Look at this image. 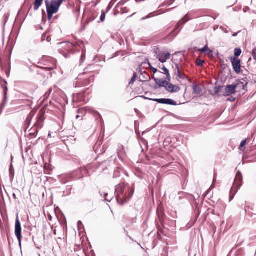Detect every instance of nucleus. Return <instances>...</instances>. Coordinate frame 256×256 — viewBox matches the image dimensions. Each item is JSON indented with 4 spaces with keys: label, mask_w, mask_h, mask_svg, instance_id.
<instances>
[{
    "label": "nucleus",
    "mask_w": 256,
    "mask_h": 256,
    "mask_svg": "<svg viewBox=\"0 0 256 256\" xmlns=\"http://www.w3.org/2000/svg\"><path fill=\"white\" fill-rule=\"evenodd\" d=\"M126 186L124 184H120L116 186V199L117 202L121 205L126 202L132 196L134 192L132 194L124 192Z\"/></svg>",
    "instance_id": "f257e3e1"
},
{
    "label": "nucleus",
    "mask_w": 256,
    "mask_h": 256,
    "mask_svg": "<svg viewBox=\"0 0 256 256\" xmlns=\"http://www.w3.org/2000/svg\"><path fill=\"white\" fill-rule=\"evenodd\" d=\"M66 0H52L50 2H49L48 0H46V11H50L55 14L57 13L60 6Z\"/></svg>",
    "instance_id": "f03ea898"
},
{
    "label": "nucleus",
    "mask_w": 256,
    "mask_h": 256,
    "mask_svg": "<svg viewBox=\"0 0 256 256\" xmlns=\"http://www.w3.org/2000/svg\"><path fill=\"white\" fill-rule=\"evenodd\" d=\"M242 176L240 174H237L233 184L232 187L231 188L230 194V201H231L234 198L235 194L238 192V188L242 185Z\"/></svg>",
    "instance_id": "7ed1b4c3"
},
{
    "label": "nucleus",
    "mask_w": 256,
    "mask_h": 256,
    "mask_svg": "<svg viewBox=\"0 0 256 256\" xmlns=\"http://www.w3.org/2000/svg\"><path fill=\"white\" fill-rule=\"evenodd\" d=\"M41 61L44 65L48 66L44 68L46 70H51L56 68V60L52 57L43 56Z\"/></svg>",
    "instance_id": "20e7f679"
},
{
    "label": "nucleus",
    "mask_w": 256,
    "mask_h": 256,
    "mask_svg": "<svg viewBox=\"0 0 256 256\" xmlns=\"http://www.w3.org/2000/svg\"><path fill=\"white\" fill-rule=\"evenodd\" d=\"M186 17L187 16H186L185 18L178 22L176 26L175 29L169 34L168 37L174 38L177 36L182 28H180L181 22H182L184 24L189 20Z\"/></svg>",
    "instance_id": "39448f33"
},
{
    "label": "nucleus",
    "mask_w": 256,
    "mask_h": 256,
    "mask_svg": "<svg viewBox=\"0 0 256 256\" xmlns=\"http://www.w3.org/2000/svg\"><path fill=\"white\" fill-rule=\"evenodd\" d=\"M82 75H80L78 77V80L76 82V86L79 87L86 86L89 85L94 80V77L91 76L84 80H82Z\"/></svg>",
    "instance_id": "423d86ee"
},
{
    "label": "nucleus",
    "mask_w": 256,
    "mask_h": 256,
    "mask_svg": "<svg viewBox=\"0 0 256 256\" xmlns=\"http://www.w3.org/2000/svg\"><path fill=\"white\" fill-rule=\"evenodd\" d=\"M21 232H22L21 224L18 220V217H17L16 220L14 234L18 240L20 244H21V242H22V239Z\"/></svg>",
    "instance_id": "0eeeda50"
},
{
    "label": "nucleus",
    "mask_w": 256,
    "mask_h": 256,
    "mask_svg": "<svg viewBox=\"0 0 256 256\" xmlns=\"http://www.w3.org/2000/svg\"><path fill=\"white\" fill-rule=\"evenodd\" d=\"M156 57L158 59V60L164 63L168 60L170 58V53H164L162 52H158V50L154 52Z\"/></svg>",
    "instance_id": "6e6552de"
},
{
    "label": "nucleus",
    "mask_w": 256,
    "mask_h": 256,
    "mask_svg": "<svg viewBox=\"0 0 256 256\" xmlns=\"http://www.w3.org/2000/svg\"><path fill=\"white\" fill-rule=\"evenodd\" d=\"M230 61L234 71L236 74H240L241 72V64L240 60H239L238 58L234 57L230 58Z\"/></svg>",
    "instance_id": "1a4fd4ad"
},
{
    "label": "nucleus",
    "mask_w": 256,
    "mask_h": 256,
    "mask_svg": "<svg viewBox=\"0 0 256 256\" xmlns=\"http://www.w3.org/2000/svg\"><path fill=\"white\" fill-rule=\"evenodd\" d=\"M153 100L161 104L172 106H176L177 104L175 101L170 98H155Z\"/></svg>",
    "instance_id": "9d476101"
},
{
    "label": "nucleus",
    "mask_w": 256,
    "mask_h": 256,
    "mask_svg": "<svg viewBox=\"0 0 256 256\" xmlns=\"http://www.w3.org/2000/svg\"><path fill=\"white\" fill-rule=\"evenodd\" d=\"M244 82L245 81L243 79L236 80L234 83V86H236V90L238 92H240L242 90H244L246 86V83H245Z\"/></svg>",
    "instance_id": "9b49d317"
},
{
    "label": "nucleus",
    "mask_w": 256,
    "mask_h": 256,
    "mask_svg": "<svg viewBox=\"0 0 256 256\" xmlns=\"http://www.w3.org/2000/svg\"><path fill=\"white\" fill-rule=\"evenodd\" d=\"M165 89L168 92L174 93L179 92L180 90V87L170 83H168V84L166 85Z\"/></svg>",
    "instance_id": "f8f14e48"
},
{
    "label": "nucleus",
    "mask_w": 256,
    "mask_h": 256,
    "mask_svg": "<svg viewBox=\"0 0 256 256\" xmlns=\"http://www.w3.org/2000/svg\"><path fill=\"white\" fill-rule=\"evenodd\" d=\"M88 168L89 166H88L87 167H84L77 170V172L80 173V174L78 176V178H82L84 177L88 176L90 175L89 172L88 171Z\"/></svg>",
    "instance_id": "ddd939ff"
},
{
    "label": "nucleus",
    "mask_w": 256,
    "mask_h": 256,
    "mask_svg": "<svg viewBox=\"0 0 256 256\" xmlns=\"http://www.w3.org/2000/svg\"><path fill=\"white\" fill-rule=\"evenodd\" d=\"M174 71V74H177L180 79L184 80L188 78V76L184 73L180 72V66L178 64H176Z\"/></svg>",
    "instance_id": "4468645a"
},
{
    "label": "nucleus",
    "mask_w": 256,
    "mask_h": 256,
    "mask_svg": "<svg viewBox=\"0 0 256 256\" xmlns=\"http://www.w3.org/2000/svg\"><path fill=\"white\" fill-rule=\"evenodd\" d=\"M234 84L232 85H228L225 88L226 94V96H230L236 92V89Z\"/></svg>",
    "instance_id": "2eb2a0df"
},
{
    "label": "nucleus",
    "mask_w": 256,
    "mask_h": 256,
    "mask_svg": "<svg viewBox=\"0 0 256 256\" xmlns=\"http://www.w3.org/2000/svg\"><path fill=\"white\" fill-rule=\"evenodd\" d=\"M154 80L155 82L160 87H164L166 88V85L168 84L166 80H164L161 79H158L156 78H154Z\"/></svg>",
    "instance_id": "dca6fc26"
},
{
    "label": "nucleus",
    "mask_w": 256,
    "mask_h": 256,
    "mask_svg": "<svg viewBox=\"0 0 256 256\" xmlns=\"http://www.w3.org/2000/svg\"><path fill=\"white\" fill-rule=\"evenodd\" d=\"M126 154L124 148L123 146L120 144L118 148V154L119 158H122Z\"/></svg>",
    "instance_id": "f3484780"
},
{
    "label": "nucleus",
    "mask_w": 256,
    "mask_h": 256,
    "mask_svg": "<svg viewBox=\"0 0 256 256\" xmlns=\"http://www.w3.org/2000/svg\"><path fill=\"white\" fill-rule=\"evenodd\" d=\"M90 112L94 116L96 120L98 122H100L102 120V116L98 112H96L93 110H90Z\"/></svg>",
    "instance_id": "a211bd4d"
},
{
    "label": "nucleus",
    "mask_w": 256,
    "mask_h": 256,
    "mask_svg": "<svg viewBox=\"0 0 256 256\" xmlns=\"http://www.w3.org/2000/svg\"><path fill=\"white\" fill-rule=\"evenodd\" d=\"M74 45L70 42H66L64 44V48L67 50L69 53L72 52L74 50Z\"/></svg>",
    "instance_id": "6ab92c4d"
},
{
    "label": "nucleus",
    "mask_w": 256,
    "mask_h": 256,
    "mask_svg": "<svg viewBox=\"0 0 256 256\" xmlns=\"http://www.w3.org/2000/svg\"><path fill=\"white\" fill-rule=\"evenodd\" d=\"M140 81L146 82L150 80V78L149 74L146 72L144 71L143 74H142V76H140Z\"/></svg>",
    "instance_id": "aec40b11"
},
{
    "label": "nucleus",
    "mask_w": 256,
    "mask_h": 256,
    "mask_svg": "<svg viewBox=\"0 0 256 256\" xmlns=\"http://www.w3.org/2000/svg\"><path fill=\"white\" fill-rule=\"evenodd\" d=\"M101 196H104L105 200L107 202H110L112 199L113 197L112 196H109L107 192H100Z\"/></svg>",
    "instance_id": "412c9836"
},
{
    "label": "nucleus",
    "mask_w": 256,
    "mask_h": 256,
    "mask_svg": "<svg viewBox=\"0 0 256 256\" xmlns=\"http://www.w3.org/2000/svg\"><path fill=\"white\" fill-rule=\"evenodd\" d=\"M43 0H35L34 2V10H37L41 6Z\"/></svg>",
    "instance_id": "4be33fe9"
},
{
    "label": "nucleus",
    "mask_w": 256,
    "mask_h": 256,
    "mask_svg": "<svg viewBox=\"0 0 256 256\" xmlns=\"http://www.w3.org/2000/svg\"><path fill=\"white\" fill-rule=\"evenodd\" d=\"M34 116V114L32 113H30L28 114V115L27 116L26 120V124L28 126V127L32 121V120Z\"/></svg>",
    "instance_id": "5701e85b"
},
{
    "label": "nucleus",
    "mask_w": 256,
    "mask_h": 256,
    "mask_svg": "<svg viewBox=\"0 0 256 256\" xmlns=\"http://www.w3.org/2000/svg\"><path fill=\"white\" fill-rule=\"evenodd\" d=\"M240 252L241 251L240 250L238 251L235 249H232L230 252L228 256H241Z\"/></svg>",
    "instance_id": "b1692460"
},
{
    "label": "nucleus",
    "mask_w": 256,
    "mask_h": 256,
    "mask_svg": "<svg viewBox=\"0 0 256 256\" xmlns=\"http://www.w3.org/2000/svg\"><path fill=\"white\" fill-rule=\"evenodd\" d=\"M193 92L196 94H200L202 90L199 86L196 85L193 86Z\"/></svg>",
    "instance_id": "393cba45"
},
{
    "label": "nucleus",
    "mask_w": 256,
    "mask_h": 256,
    "mask_svg": "<svg viewBox=\"0 0 256 256\" xmlns=\"http://www.w3.org/2000/svg\"><path fill=\"white\" fill-rule=\"evenodd\" d=\"M6 92H7V88H6L4 90V100L2 101V102L0 104V108L4 107V105L6 104V101H7V98H6Z\"/></svg>",
    "instance_id": "a878e982"
},
{
    "label": "nucleus",
    "mask_w": 256,
    "mask_h": 256,
    "mask_svg": "<svg viewBox=\"0 0 256 256\" xmlns=\"http://www.w3.org/2000/svg\"><path fill=\"white\" fill-rule=\"evenodd\" d=\"M234 57L238 58L242 54V50L239 48H236L234 49Z\"/></svg>",
    "instance_id": "bb28decb"
},
{
    "label": "nucleus",
    "mask_w": 256,
    "mask_h": 256,
    "mask_svg": "<svg viewBox=\"0 0 256 256\" xmlns=\"http://www.w3.org/2000/svg\"><path fill=\"white\" fill-rule=\"evenodd\" d=\"M246 140H242V142L240 144V148H239V149L240 150H243L245 149L244 146L246 145Z\"/></svg>",
    "instance_id": "cd10ccee"
},
{
    "label": "nucleus",
    "mask_w": 256,
    "mask_h": 256,
    "mask_svg": "<svg viewBox=\"0 0 256 256\" xmlns=\"http://www.w3.org/2000/svg\"><path fill=\"white\" fill-rule=\"evenodd\" d=\"M200 51L202 53L207 52L208 54L212 52V51L208 49L207 46H205L203 48L200 49Z\"/></svg>",
    "instance_id": "c85d7f7f"
},
{
    "label": "nucleus",
    "mask_w": 256,
    "mask_h": 256,
    "mask_svg": "<svg viewBox=\"0 0 256 256\" xmlns=\"http://www.w3.org/2000/svg\"><path fill=\"white\" fill-rule=\"evenodd\" d=\"M137 78V74L136 72H134V74H133V76L130 80V82H129V84H132L134 82H135L136 78Z\"/></svg>",
    "instance_id": "c756f323"
},
{
    "label": "nucleus",
    "mask_w": 256,
    "mask_h": 256,
    "mask_svg": "<svg viewBox=\"0 0 256 256\" xmlns=\"http://www.w3.org/2000/svg\"><path fill=\"white\" fill-rule=\"evenodd\" d=\"M80 172H77V170L74 171L73 173H72V177L75 180H78L80 179L79 178H78V175H80Z\"/></svg>",
    "instance_id": "7c9ffc66"
},
{
    "label": "nucleus",
    "mask_w": 256,
    "mask_h": 256,
    "mask_svg": "<svg viewBox=\"0 0 256 256\" xmlns=\"http://www.w3.org/2000/svg\"><path fill=\"white\" fill-rule=\"evenodd\" d=\"M85 58H86V51L82 50V56H80V59L81 63H82L84 62V61L85 60Z\"/></svg>",
    "instance_id": "2f4dec72"
},
{
    "label": "nucleus",
    "mask_w": 256,
    "mask_h": 256,
    "mask_svg": "<svg viewBox=\"0 0 256 256\" xmlns=\"http://www.w3.org/2000/svg\"><path fill=\"white\" fill-rule=\"evenodd\" d=\"M48 14V20H50L52 18V17L55 13L50 12V11H46Z\"/></svg>",
    "instance_id": "473e14b6"
},
{
    "label": "nucleus",
    "mask_w": 256,
    "mask_h": 256,
    "mask_svg": "<svg viewBox=\"0 0 256 256\" xmlns=\"http://www.w3.org/2000/svg\"><path fill=\"white\" fill-rule=\"evenodd\" d=\"M105 18H106V14H105L104 12L102 10V14L100 16V21L102 22H104Z\"/></svg>",
    "instance_id": "72a5a7b5"
},
{
    "label": "nucleus",
    "mask_w": 256,
    "mask_h": 256,
    "mask_svg": "<svg viewBox=\"0 0 256 256\" xmlns=\"http://www.w3.org/2000/svg\"><path fill=\"white\" fill-rule=\"evenodd\" d=\"M166 79L165 80L168 81V82H167V83L170 84V79H171L170 72L166 74Z\"/></svg>",
    "instance_id": "f704fd0d"
},
{
    "label": "nucleus",
    "mask_w": 256,
    "mask_h": 256,
    "mask_svg": "<svg viewBox=\"0 0 256 256\" xmlns=\"http://www.w3.org/2000/svg\"><path fill=\"white\" fill-rule=\"evenodd\" d=\"M92 66H89L86 68L84 70V72L82 74H88V70L90 69Z\"/></svg>",
    "instance_id": "c9c22d12"
},
{
    "label": "nucleus",
    "mask_w": 256,
    "mask_h": 256,
    "mask_svg": "<svg viewBox=\"0 0 256 256\" xmlns=\"http://www.w3.org/2000/svg\"><path fill=\"white\" fill-rule=\"evenodd\" d=\"M204 62L202 60H197V65L198 66H202L203 65Z\"/></svg>",
    "instance_id": "e433bc0d"
},
{
    "label": "nucleus",
    "mask_w": 256,
    "mask_h": 256,
    "mask_svg": "<svg viewBox=\"0 0 256 256\" xmlns=\"http://www.w3.org/2000/svg\"><path fill=\"white\" fill-rule=\"evenodd\" d=\"M162 70L165 73V74H166L168 73L169 72V71L168 70V69H167L166 67H163L162 68Z\"/></svg>",
    "instance_id": "4c0bfd02"
},
{
    "label": "nucleus",
    "mask_w": 256,
    "mask_h": 256,
    "mask_svg": "<svg viewBox=\"0 0 256 256\" xmlns=\"http://www.w3.org/2000/svg\"><path fill=\"white\" fill-rule=\"evenodd\" d=\"M252 56L254 60H256V50L254 49L252 50Z\"/></svg>",
    "instance_id": "58836bf2"
},
{
    "label": "nucleus",
    "mask_w": 256,
    "mask_h": 256,
    "mask_svg": "<svg viewBox=\"0 0 256 256\" xmlns=\"http://www.w3.org/2000/svg\"><path fill=\"white\" fill-rule=\"evenodd\" d=\"M216 180V178H215V176L214 177V181H213V182L211 186V188L212 187H214V182L215 180Z\"/></svg>",
    "instance_id": "ea45409f"
},
{
    "label": "nucleus",
    "mask_w": 256,
    "mask_h": 256,
    "mask_svg": "<svg viewBox=\"0 0 256 256\" xmlns=\"http://www.w3.org/2000/svg\"><path fill=\"white\" fill-rule=\"evenodd\" d=\"M228 100L230 102H234L235 100V98L232 96V97L230 98Z\"/></svg>",
    "instance_id": "a19ab883"
},
{
    "label": "nucleus",
    "mask_w": 256,
    "mask_h": 256,
    "mask_svg": "<svg viewBox=\"0 0 256 256\" xmlns=\"http://www.w3.org/2000/svg\"><path fill=\"white\" fill-rule=\"evenodd\" d=\"M151 69L152 71L154 72V73H156L157 72L156 69L154 68H151Z\"/></svg>",
    "instance_id": "79ce46f5"
},
{
    "label": "nucleus",
    "mask_w": 256,
    "mask_h": 256,
    "mask_svg": "<svg viewBox=\"0 0 256 256\" xmlns=\"http://www.w3.org/2000/svg\"><path fill=\"white\" fill-rule=\"evenodd\" d=\"M78 227H80V225H82V222H81V221H78Z\"/></svg>",
    "instance_id": "37998d69"
},
{
    "label": "nucleus",
    "mask_w": 256,
    "mask_h": 256,
    "mask_svg": "<svg viewBox=\"0 0 256 256\" xmlns=\"http://www.w3.org/2000/svg\"><path fill=\"white\" fill-rule=\"evenodd\" d=\"M239 32H236V33H234L232 34V36H236L237 35H238V33Z\"/></svg>",
    "instance_id": "c03bdc74"
},
{
    "label": "nucleus",
    "mask_w": 256,
    "mask_h": 256,
    "mask_svg": "<svg viewBox=\"0 0 256 256\" xmlns=\"http://www.w3.org/2000/svg\"><path fill=\"white\" fill-rule=\"evenodd\" d=\"M46 40L48 42H50V40H51V38L50 36H48L47 38H46Z\"/></svg>",
    "instance_id": "a18cd8bd"
},
{
    "label": "nucleus",
    "mask_w": 256,
    "mask_h": 256,
    "mask_svg": "<svg viewBox=\"0 0 256 256\" xmlns=\"http://www.w3.org/2000/svg\"><path fill=\"white\" fill-rule=\"evenodd\" d=\"M148 18H150V16H146V17H144V18H142V20H146V19Z\"/></svg>",
    "instance_id": "49530a36"
},
{
    "label": "nucleus",
    "mask_w": 256,
    "mask_h": 256,
    "mask_svg": "<svg viewBox=\"0 0 256 256\" xmlns=\"http://www.w3.org/2000/svg\"><path fill=\"white\" fill-rule=\"evenodd\" d=\"M215 92L216 94H218V90L216 88H215Z\"/></svg>",
    "instance_id": "de8ad7c7"
},
{
    "label": "nucleus",
    "mask_w": 256,
    "mask_h": 256,
    "mask_svg": "<svg viewBox=\"0 0 256 256\" xmlns=\"http://www.w3.org/2000/svg\"><path fill=\"white\" fill-rule=\"evenodd\" d=\"M12 196L14 199H16V195L15 194H13Z\"/></svg>",
    "instance_id": "09e8293b"
},
{
    "label": "nucleus",
    "mask_w": 256,
    "mask_h": 256,
    "mask_svg": "<svg viewBox=\"0 0 256 256\" xmlns=\"http://www.w3.org/2000/svg\"><path fill=\"white\" fill-rule=\"evenodd\" d=\"M54 235H56V229L54 230Z\"/></svg>",
    "instance_id": "8fccbe9b"
},
{
    "label": "nucleus",
    "mask_w": 256,
    "mask_h": 256,
    "mask_svg": "<svg viewBox=\"0 0 256 256\" xmlns=\"http://www.w3.org/2000/svg\"><path fill=\"white\" fill-rule=\"evenodd\" d=\"M80 118V116H78V115H77V116H76V119H78V118Z\"/></svg>",
    "instance_id": "3c124183"
},
{
    "label": "nucleus",
    "mask_w": 256,
    "mask_h": 256,
    "mask_svg": "<svg viewBox=\"0 0 256 256\" xmlns=\"http://www.w3.org/2000/svg\"><path fill=\"white\" fill-rule=\"evenodd\" d=\"M64 56L65 58H66V57H67V56H66V55L64 54Z\"/></svg>",
    "instance_id": "603ef678"
},
{
    "label": "nucleus",
    "mask_w": 256,
    "mask_h": 256,
    "mask_svg": "<svg viewBox=\"0 0 256 256\" xmlns=\"http://www.w3.org/2000/svg\"><path fill=\"white\" fill-rule=\"evenodd\" d=\"M53 228H54V226H52V229H53Z\"/></svg>",
    "instance_id": "864d4df0"
}]
</instances>
